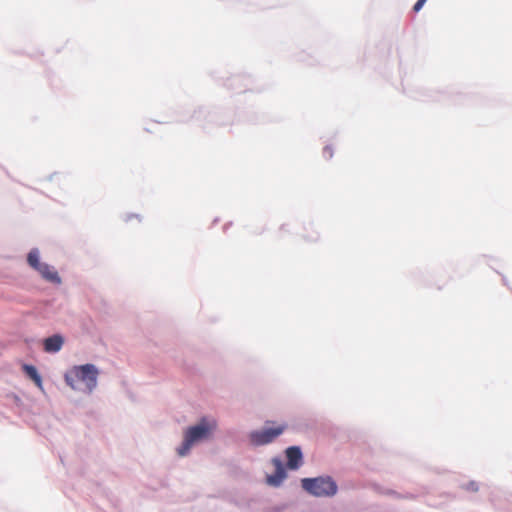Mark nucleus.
I'll return each instance as SVG.
<instances>
[{
	"label": "nucleus",
	"instance_id": "7",
	"mask_svg": "<svg viewBox=\"0 0 512 512\" xmlns=\"http://www.w3.org/2000/svg\"><path fill=\"white\" fill-rule=\"evenodd\" d=\"M41 276L51 282V283H55V284H59L61 282V279L57 273V271L51 267L50 265L44 263L42 266H40V268L37 270Z\"/></svg>",
	"mask_w": 512,
	"mask_h": 512
},
{
	"label": "nucleus",
	"instance_id": "13",
	"mask_svg": "<svg viewBox=\"0 0 512 512\" xmlns=\"http://www.w3.org/2000/svg\"><path fill=\"white\" fill-rule=\"evenodd\" d=\"M426 1L427 0H418L413 7L414 12L420 11Z\"/></svg>",
	"mask_w": 512,
	"mask_h": 512
},
{
	"label": "nucleus",
	"instance_id": "4",
	"mask_svg": "<svg viewBox=\"0 0 512 512\" xmlns=\"http://www.w3.org/2000/svg\"><path fill=\"white\" fill-rule=\"evenodd\" d=\"M286 429V425L265 428L261 431H253L249 435L251 443L255 446L265 445L274 441Z\"/></svg>",
	"mask_w": 512,
	"mask_h": 512
},
{
	"label": "nucleus",
	"instance_id": "11",
	"mask_svg": "<svg viewBox=\"0 0 512 512\" xmlns=\"http://www.w3.org/2000/svg\"><path fill=\"white\" fill-rule=\"evenodd\" d=\"M27 262L36 271L40 268V266L44 264L40 262L39 252L37 249H33L29 252L27 256Z\"/></svg>",
	"mask_w": 512,
	"mask_h": 512
},
{
	"label": "nucleus",
	"instance_id": "3",
	"mask_svg": "<svg viewBox=\"0 0 512 512\" xmlns=\"http://www.w3.org/2000/svg\"><path fill=\"white\" fill-rule=\"evenodd\" d=\"M301 484L304 490L316 497H329L337 492V485L331 477L304 478Z\"/></svg>",
	"mask_w": 512,
	"mask_h": 512
},
{
	"label": "nucleus",
	"instance_id": "10",
	"mask_svg": "<svg viewBox=\"0 0 512 512\" xmlns=\"http://www.w3.org/2000/svg\"><path fill=\"white\" fill-rule=\"evenodd\" d=\"M22 368H23V371L25 372V374L31 380H33V382L37 385V387L42 388V379H41V376L39 375L37 369L34 366L28 365V364H24Z\"/></svg>",
	"mask_w": 512,
	"mask_h": 512
},
{
	"label": "nucleus",
	"instance_id": "2",
	"mask_svg": "<svg viewBox=\"0 0 512 512\" xmlns=\"http://www.w3.org/2000/svg\"><path fill=\"white\" fill-rule=\"evenodd\" d=\"M98 370L92 364L75 366L69 374H66L65 380L73 389H81L80 383L84 388L91 392L97 384Z\"/></svg>",
	"mask_w": 512,
	"mask_h": 512
},
{
	"label": "nucleus",
	"instance_id": "8",
	"mask_svg": "<svg viewBox=\"0 0 512 512\" xmlns=\"http://www.w3.org/2000/svg\"><path fill=\"white\" fill-rule=\"evenodd\" d=\"M274 463L276 471L273 475L267 476V483L271 486H279L286 477V473L279 460H274Z\"/></svg>",
	"mask_w": 512,
	"mask_h": 512
},
{
	"label": "nucleus",
	"instance_id": "9",
	"mask_svg": "<svg viewBox=\"0 0 512 512\" xmlns=\"http://www.w3.org/2000/svg\"><path fill=\"white\" fill-rule=\"evenodd\" d=\"M274 463L276 471L273 475L267 476V483L271 486H279L286 477V473L279 460H274Z\"/></svg>",
	"mask_w": 512,
	"mask_h": 512
},
{
	"label": "nucleus",
	"instance_id": "1",
	"mask_svg": "<svg viewBox=\"0 0 512 512\" xmlns=\"http://www.w3.org/2000/svg\"><path fill=\"white\" fill-rule=\"evenodd\" d=\"M217 422L214 419L202 418L197 425L189 427L184 434V441L178 448V454L185 456L193 444L207 439L216 429Z\"/></svg>",
	"mask_w": 512,
	"mask_h": 512
},
{
	"label": "nucleus",
	"instance_id": "6",
	"mask_svg": "<svg viewBox=\"0 0 512 512\" xmlns=\"http://www.w3.org/2000/svg\"><path fill=\"white\" fill-rule=\"evenodd\" d=\"M64 343V339L61 335L55 334L44 340V350L48 353L58 352Z\"/></svg>",
	"mask_w": 512,
	"mask_h": 512
},
{
	"label": "nucleus",
	"instance_id": "12",
	"mask_svg": "<svg viewBox=\"0 0 512 512\" xmlns=\"http://www.w3.org/2000/svg\"><path fill=\"white\" fill-rule=\"evenodd\" d=\"M323 155L325 158L330 159L333 156V149L330 146H326L323 149Z\"/></svg>",
	"mask_w": 512,
	"mask_h": 512
},
{
	"label": "nucleus",
	"instance_id": "5",
	"mask_svg": "<svg viewBox=\"0 0 512 512\" xmlns=\"http://www.w3.org/2000/svg\"><path fill=\"white\" fill-rule=\"evenodd\" d=\"M287 465L290 469H297L302 462V452L299 447L292 446L286 450Z\"/></svg>",
	"mask_w": 512,
	"mask_h": 512
}]
</instances>
